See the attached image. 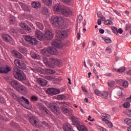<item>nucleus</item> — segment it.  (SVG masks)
<instances>
[{"label":"nucleus","mask_w":131,"mask_h":131,"mask_svg":"<svg viewBox=\"0 0 131 131\" xmlns=\"http://www.w3.org/2000/svg\"><path fill=\"white\" fill-rule=\"evenodd\" d=\"M68 36V33L66 31H57L56 33V39L53 40L52 42V46H54L56 48L61 49L63 48V43H62V39L67 37Z\"/></svg>","instance_id":"f257e3e1"},{"label":"nucleus","mask_w":131,"mask_h":131,"mask_svg":"<svg viewBox=\"0 0 131 131\" xmlns=\"http://www.w3.org/2000/svg\"><path fill=\"white\" fill-rule=\"evenodd\" d=\"M50 21L53 25H55L61 29L67 28V25L65 24L64 18L61 16H52Z\"/></svg>","instance_id":"f03ea898"},{"label":"nucleus","mask_w":131,"mask_h":131,"mask_svg":"<svg viewBox=\"0 0 131 131\" xmlns=\"http://www.w3.org/2000/svg\"><path fill=\"white\" fill-rule=\"evenodd\" d=\"M13 76L16 79L22 81L26 79V75L23 72V71L21 70L17 67H14L13 68Z\"/></svg>","instance_id":"7ed1b4c3"},{"label":"nucleus","mask_w":131,"mask_h":131,"mask_svg":"<svg viewBox=\"0 0 131 131\" xmlns=\"http://www.w3.org/2000/svg\"><path fill=\"white\" fill-rule=\"evenodd\" d=\"M45 104L48 108H49L51 110L52 112H53V113H55V114H57V115H59V114H60V108H59V107L56 106V105H55V103L45 102Z\"/></svg>","instance_id":"20e7f679"},{"label":"nucleus","mask_w":131,"mask_h":131,"mask_svg":"<svg viewBox=\"0 0 131 131\" xmlns=\"http://www.w3.org/2000/svg\"><path fill=\"white\" fill-rule=\"evenodd\" d=\"M25 40L28 41L30 45H32L33 46H36L37 45V40H36V38H33L31 36H26L25 37Z\"/></svg>","instance_id":"39448f33"},{"label":"nucleus","mask_w":131,"mask_h":131,"mask_svg":"<svg viewBox=\"0 0 131 131\" xmlns=\"http://www.w3.org/2000/svg\"><path fill=\"white\" fill-rule=\"evenodd\" d=\"M61 14L66 17H70V16H72L73 12H72L70 8L64 7Z\"/></svg>","instance_id":"423d86ee"},{"label":"nucleus","mask_w":131,"mask_h":131,"mask_svg":"<svg viewBox=\"0 0 131 131\" xmlns=\"http://www.w3.org/2000/svg\"><path fill=\"white\" fill-rule=\"evenodd\" d=\"M63 8L64 6L59 4H57L53 6V11H54V12H55V13H57V14H61Z\"/></svg>","instance_id":"0eeeda50"},{"label":"nucleus","mask_w":131,"mask_h":131,"mask_svg":"<svg viewBox=\"0 0 131 131\" xmlns=\"http://www.w3.org/2000/svg\"><path fill=\"white\" fill-rule=\"evenodd\" d=\"M47 92L50 96H54L55 95H58V94H60V90L54 88H49L47 90Z\"/></svg>","instance_id":"6e6552de"},{"label":"nucleus","mask_w":131,"mask_h":131,"mask_svg":"<svg viewBox=\"0 0 131 131\" xmlns=\"http://www.w3.org/2000/svg\"><path fill=\"white\" fill-rule=\"evenodd\" d=\"M16 91L19 92V93H21V94H26L27 93V89L25 88V86H23L22 84H19L17 88H16Z\"/></svg>","instance_id":"1a4fd4ad"},{"label":"nucleus","mask_w":131,"mask_h":131,"mask_svg":"<svg viewBox=\"0 0 131 131\" xmlns=\"http://www.w3.org/2000/svg\"><path fill=\"white\" fill-rule=\"evenodd\" d=\"M35 36L39 39V40H42L43 39V33L39 30H37L35 32Z\"/></svg>","instance_id":"9d476101"},{"label":"nucleus","mask_w":131,"mask_h":131,"mask_svg":"<svg viewBox=\"0 0 131 131\" xmlns=\"http://www.w3.org/2000/svg\"><path fill=\"white\" fill-rule=\"evenodd\" d=\"M44 36L47 38V39H52L54 35L50 30H46L44 34Z\"/></svg>","instance_id":"9b49d317"},{"label":"nucleus","mask_w":131,"mask_h":131,"mask_svg":"<svg viewBox=\"0 0 131 131\" xmlns=\"http://www.w3.org/2000/svg\"><path fill=\"white\" fill-rule=\"evenodd\" d=\"M31 6L32 8H33L34 9H36L37 10L41 8V3L38 2L33 1L31 3Z\"/></svg>","instance_id":"f8f14e48"},{"label":"nucleus","mask_w":131,"mask_h":131,"mask_svg":"<svg viewBox=\"0 0 131 131\" xmlns=\"http://www.w3.org/2000/svg\"><path fill=\"white\" fill-rule=\"evenodd\" d=\"M29 122H30L31 124L33 125V126H35V127H38V125H37V121H36L35 117L33 116L30 117Z\"/></svg>","instance_id":"ddd939ff"},{"label":"nucleus","mask_w":131,"mask_h":131,"mask_svg":"<svg viewBox=\"0 0 131 131\" xmlns=\"http://www.w3.org/2000/svg\"><path fill=\"white\" fill-rule=\"evenodd\" d=\"M61 111L63 113L67 114V115H71L73 113V110L71 108H66L65 107L61 108Z\"/></svg>","instance_id":"4468645a"},{"label":"nucleus","mask_w":131,"mask_h":131,"mask_svg":"<svg viewBox=\"0 0 131 131\" xmlns=\"http://www.w3.org/2000/svg\"><path fill=\"white\" fill-rule=\"evenodd\" d=\"M2 37L4 40H5V41H6L7 42H11V41H12V40H13V38H12L10 36V35L6 34H4L2 35Z\"/></svg>","instance_id":"2eb2a0df"},{"label":"nucleus","mask_w":131,"mask_h":131,"mask_svg":"<svg viewBox=\"0 0 131 131\" xmlns=\"http://www.w3.org/2000/svg\"><path fill=\"white\" fill-rule=\"evenodd\" d=\"M9 84L11 86H12V88L16 89H17L18 85H19V82L16 80H13L10 81Z\"/></svg>","instance_id":"dca6fc26"},{"label":"nucleus","mask_w":131,"mask_h":131,"mask_svg":"<svg viewBox=\"0 0 131 131\" xmlns=\"http://www.w3.org/2000/svg\"><path fill=\"white\" fill-rule=\"evenodd\" d=\"M19 5L20 6L23 10L25 11V12H29L30 11V9H29V7L26 4L22 3V2H19Z\"/></svg>","instance_id":"f3484780"},{"label":"nucleus","mask_w":131,"mask_h":131,"mask_svg":"<svg viewBox=\"0 0 131 131\" xmlns=\"http://www.w3.org/2000/svg\"><path fill=\"white\" fill-rule=\"evenodd\" d=\"M76 127L79 131H89V129H88V127L83 125H78L77 126H76Z\"/></svg>","instance_id":"a211bd4d"},{"label":"nucleus","mask_w":131,"mask_h":131,"mask_svg":"<svg viewBox=\"0 0 131 131\" xmlns=\"http://www.w3.org/2000/svg\"><path fill=\"white\" fill-rule=\"evenodd\" d=\"M12 55L16 57V58H18V59H21V60H23V56L20 53L17 51H12Z\"/></svg>","instance_id":"6ab92c4d"},{"label":"nucleus","mask_w":131,"mask_h":131,"mask_svg":"<svg viewBox=\"0 0 131 131\" xmlns=\"http://www.w3.org/2000/svg\"><path fill=\"white\" fill-rule=\"evenodd\" d=\"M48 51L49 54H51V55H57V54H58V50H57V49H56L55 48L49 47Z\"/></svg>","instance_id":"aec40b11"},{"label":"nucleus","mask_w":131,"mask_h":131,"mask_svg":"<svg viewBox=\"0 0 131 131\" xmlns=\"http://www.w3.org/2000/svg\"><path fill=\"white\" fill-rule=\"evenodd\" d=\"M71 118L73 124L76 125V126H77V125H79V120H78V119L77 118H76L74 116H72Z\"/></svg>","instance_id":"412c9836"},{"label":"nucleus","mask_w":131,"mask_h":131,"mask_svg":"<svg viewBox=\"0 0 131 131\" xmlns=\"http://www.w3.org/2000/svg\"><path fill=\"white\" fill-rule=\"evenodd\" d=\"M38 82L39 84L42 86L47 85V84H48V81L42 78H39L38 79Z\"/></svg>","instance_id":"4be33fe9"},{"label":"nucleus","mask_w":131,"mask_h":131,"mask_svg":"<svg viewBox=\"0 0 131 131\" xmlns=\"http://www.w3.org/2000/svg\"><path fill=\"white\" fill-rule=\"evenodd\" d=\"M102 121H105L106 124L108 125L110 128H112L113 127V124L109 120H107L106 118H102Z\"/></svg>","instance_id":"5701e85b"},{"label":"nucleus","mask_w":131,"mask_h":131,"mask_svg":"<svg viewBox=\"0 0 131 131\" xmlns=\"http://www.w3.org/2000/svg\"><path fill=\"white\" fill-rule=\"evenodd\" d=\"M39 110H42L45 111V112L46 113L47 115H49L50 114V111L45 106L42 105H40L39 106Z\"/></svg>","instance_id":"b1692460"},{"label":"nucleus","mask_w":131,"mask_h":131,"mask_svg":"<svg viewBox=\"0 0 131 131\" xmlns=\"http://www.w3.org/2000/svg\"><path fill=\"white\" fill-rule=\"evenodd\" d=\"M41 12L43 15H48L50 12V10L47 7H42Z\"/></svg>","instance_id":"393cba45"},{"label":"nucleus","mask_w":131,"mask_h":131,"mask_svg":"<svg viewBox=\"0 0 131 131\" xmlns=\"http://www.w3.org/2000/svg\"><path fill=\"white\" fill-rule=\"evenodd\" d=\"M49 48H45L41 50V53L42 54V55H44V56H47V57H49Z\"/></svg>","instance_id":"a878e982"},{"label":"nucleus","mask_w":131,"mask_h":131,"mask_svg":"<svg viewBox=\"0 0 131 131\" xmlns=\"http://www.w3.org/2000/svg\"><path fill=\"white\" fill-rule=\"evenodd\" d=\"M109 96V93L105 91H103L101 92L100 94V96L103 98V99H106L107 97Z\"/></svg>","instance_id":"bb28decb"},{"label":"nucleus","mask_w":131,"mask_h":131,"mask_svg":"<svg viewBox=\"0 0 131 131\" xmlns=\"http://www.w3.org/2000/svg\"><path fill=\"white\" fill-rule=\"evenodd\" d=\"M31 56L33 59H36V60H39L40 59L39 55L33 53V52H31Z\"/></svg>","instance_id":"cd10ccee"},{"label":"nucleus","mask_w":131,"mask_h":131,"mask_svg":"<svg viewBox=\"0 0 131 131\" xmlns=\"http://www.w3.org/2000/svg\"><path fill=\"white\" fill-rule=\"evenodd\" d=\"M42 1L45 5L48 6H52V4L53 3V0H42Z\"/></svg>","instance_id":"c85d7f7f"},{"label":"nucleus","mask_w":131,"mask_h":131,"mask_svg":"<svg viewBox=\"0 0 131 131\" xmlns=\"http://www.w3.org/2000/svg\"><path fill=\"white\" fill-rule=\"evenodd\" d=\"M92 86H93L95 94H96L97 96H101V92L100 91H99V90L98 89H95V84H93Z\"/></svg>","instance_id":"c756f323"},{"label":"nucleus","mask_w":131,"mask_h":131,"mask_svg":"<svg viewBox=\"0 0 131 131\" xmlns=\"http://www.w3.org/2000/svg\"><path fill=\"white\" fill-rule=\"evenodd\" d=\"M46 73L47 74H55L56 73V71L54 70L48 69L46 70Z\"/></svg>","instance_id":"7c9ffc66"},{"label":"nucleus","mask_w":131,"mask_h":131,"mask_svg":"<svg viewBox=\"0 0 131 131\" xmlns=\"http://www.w3.org/2000/svg\"><path fill=\"white\" fill-rule=\"evenodd\" d=\"M56 99L57 100H58L59 101H62L63 100H65L66 99V97L63 95H58L57 96Z\"/></svg>","instance_id":"2f4dec72"},{"label":"nucleus","mask_w":131,"mask_h":131,"mask_svg":"<svg viewBox=\"0 0 131 131\" xmlns=\"http://www.w3.org/2000/svg\"><path fill=\"white\" fill-rule=\"evenodd\" d=\"M36 25L38 27V28H39V29H40V30H43V25H42V24L39 22H36Z\"/></svg>","instance_id":"473e14b6"},{"label":"nucleus","mask_w":131,"mask_h":131,"mask_svg":"<svg viewBox=\"0 0 131 131\" xmlns=\"http://www.w3.org/2000/svg\"><path fill=\"white\" fill-rule=\"evenodd\" d=\"M107 84L110 88H113L115 85V81L110 80L107 82Z\"/></svg>","instance_id":"72a5a7b5"},{"label":"nucleus","mask_w":131,"mask_h":131,"mask_svg":"<svg viewBox=\"0 0 131 131\" xmlns=\"http://www.w3.org/2000/svg\"><path fill=\"white\" fill-rule=\"evenodd\" d=\"M104 24L105 25H113V22L110 19L105 20Z\"/></svg>","instance_id":"f704fd0d"},{"label":"nucleus","mask_w":131,"mask_h":131,"mask_svg":"<svg viewBox=\"0 0 131 131\" xmlns=\"http://www.w3.org/2000/svg\"><path fill=\"white\" fill-rule=\"evenodd\" d=\"M42 124H43V125H45V126H46V127H47V128H48L49 129H51V127H52L51 125H50L46 121L42 122Z\"/></svg>","instance_id":"c9c22d12"},{"label":"nucleus","mask_w":131,"mask_h":131,"mask_svg":"<svg viewBox=\"0 0 131 131\" xmlns=\"http://www.w3.org/2000/svg\"><path fill=\"white\" fill-rule=\"evenodd\" d=\"M18 67L20 68V69H26V64L23 62H21Z\"/></svg>","instance_id":"e433bc0d"},{"label":"nucleus","mask_w":131,"mask_h":131,"mask_svg":"<svg viewBox=\"0 0 131 131\" xmlns=\"http://www.w3.org/2000/svg\"><path fill=\"white\" fill-rule=\"evenodd\" d=\"M124 122L127 124V125H129V126H131V119L128 118H126L124 119Z\"/></svg>","instance_id":"4c0bfd02"},{"label":"nucleus","mask_w":131,"mask_h":131,"mask_svg":"<svg viewBox=\"0 0 131 131\" xmlns=\"http://www.w3.org/2000/svg\"><path fill=\"white\" fill-rule=\"evenodd\" d=\"M130 106V103L128 101H127L124 103L123 105V107L125 109H127V108H129Z\"/></svg>","instance_id":"58836bf2"},{"label":"nucleus","mask_w":131,"mask_h":131,"mask_svg":"<svg viewBox=\"0 0 131 131\" xmlns=\"http://www.w3.org/2000/svg\"><path fill=\"white\" fill-rule=\"evenodd\" d=\"M19 26L20 27L23 28V29L25 30L26 29V27H27V25H26V24H25L24 22H21L19 23Z\"/></svg>","instance_id":"ea45409f"},{"label":"nucleus","mask_w":131,"mask_h":131,"mask_svg":"<svg viewBox=\"0 0 131 131\" xmlns=\"http://www.w3.org/2000/svg\"><path fill=\"white\" fill-rule=\"evenodd\" d=\"M124 81V80H122L121 79L116 80V83L118 84H119V85H122V84H123Z\"/></svg>","instance_id":"a19ab883"},{"label":"nucleus","mask_w":131,"mask_h":131,"mask_svg":"<svg viewBox=\"0 0 131 131\" xmlns=\"http://www.w3.org/2000/svg\"><path fill=\"white\" fill-rule=\"evenodd\" d=\"M43 61L44 63H46V66H47V67H51V64H50L49 61H48V59L47 58H43Z\"/></svg>","instance_id":"79ce46f5"},{"label":"nucleus","mask_w":131,"mask_h":131,"mask_svg":"<svg viewBox=\"0 0 131 131\" xmlns=\"http://www.w3.org/2000/svg\"><path fill=\"white\" fill-rule=\"evenodd\" d=\"M125 71V67H123L120 68H119L117 72H118V73H122V72H124Z\"/></svg>","instance_id":"37998d69"},{"label":"nucleus","mask_w":131,"mask_h":131,"mask_svg":"<svg viewBox=\"0 0 131 131\" xmlns=\"http://www.w3.org/2000/svg\"><path fill=\"white\" fill-rule=\"evenodd\" d=\"M102 117H104L103 118H106V119H110L111 118V116L110 115L106 114H102Z\"/></svg>","instance_id":"c03bdc74"},{"label":"nucleus","mask_w":131,"mask_h":131,"mask_svg":"<svg viewBox=\"0 0 131 131\" xmlns=\"http://www.w3.org/2000/svg\"><path fill=\"white\" fill-rule=\"evenodd\" d=\"M21 98L24 100V101L25 102L27 105H29L30 104V102H29V100L25 98L24 96H21Z\"/></svg>","instance_id":"a18cd8bd"},{"label":"nucleus","mask_w":131,"mask_h":131,"mask_svg":"<svg viewBox=\"0 0 131 131\" xmlns=\"http://www.w3.org/2000/svg\"><path fill=\"white\" fill-rule=\"evenodd\" d=\"M112 46H108L106 48V51L107 53H112Z\"/></svg>","instance_id":"49530a36"},{"label":"nucleus","mask_w":131,"mask_h":131,"mask_svg":"<svg viewBox=\"0 0 131 131\" xmlns=\"http://www.w3.org/2000/svg\"><path fill=\"white\" fill-rule=\"evenodd\" d=\"M11 71V68L9 67H4V73H8Z\"/></svg>","instance_id":"de8ad7c7"},{"label":"nucleus","mask_w":131,"mask_h":131,"mask_svg":"<svg viewBox=\"0 0 131 131\" xmlns=\"http://www.w3.org/2000/svg\"><path fill=\"white\" fill-rule=\"evenodd\" d=\"M112 30H113V32L115 34H118V30H117V28L115 27H112Z\"/></svg>","instance_id":"09e8293b"},{"label":"nucleus","mask_w":131,"mask_h":131,"mask_svg":"<svg viewBox=\"0 0 131 131\" xmlns=\"http://www.w3.org/2000/svg\"><path fill=\"white\" fill-rule=\"evenodd\" d=\"M21 63V61H20L18 59H15L14 60V64L15 65H16V66H17V67H19L20 64Z\"/></svg>","instance_id":"8fccbe9b"},{"label":"nucleus","mask_w":131,"mask_h":131,"mask_svg":"<svg viewBox=\"0 0 131 131\" xmlns=\"http://www.w3.org/2000/svg\"><path fill=\"white\" fill-rule=\"evenodd\" d=\"M45 79H47L48 80H54L55 79L53 76H45Z\"/></svg>","instance_id":"3c124183"},{"label":"nucleus","mask_w":131,"mask_h":131,"mask_svg":"<svg viewBox=\"0 0 131 131\" xmlns=\"http://www.w3.org/2000/svg\"><path fill=\"white\" fill-rule=\"evenodd\" d=\"M53 60H55V59H54V58H51V59H50V62H49V64H50V65H51L50 68H52V67H53V66H54V64H55V62H54V61H53Z\"/></svg>","instance_id":"603ef678"},{"label":"nucleus","mask_w":131,"mask_h":131,"mask_svg":"<svg viewBox=\"0 0 131 131\" xmlns=\"http://www.w3.org/2000/svg\"><path fill=\"white\" fill-rule=\"evenodd\" d=\"M10 23L13 24L14 22H16V17H14V16H11L10 17Z\"/></svg>","instance_id":"864d4df0"},{"label":"nucleus","mask_w":131,"mask_h":131,"mask_svg":"<svg viewBox=\"0 0 131 131\" xmlns=\"http://www.w3.org/2000/svg\"><path fill=\"white\" fill-rule=\"evenodd\" d=\"M124 88H127L128 86V82L127 81H124L122 85Z\"/></svg>","instance_id":"5fc2aeb1"},{"label":"nucleus","mask_w":131,"mask_h":131,"mask_svg":"<svg viewBox=\"0 0 131 131\" xmlns=\"http://www.w3.org/2000/svg\"><path fill=\"white\" fill-rule=\"evenodd\" d=\"M10 95L13 99H14V100H16V99H17V95L15 93L13 92H10Z\"/></svg>","instance_id":"6e6d98bb"},{"label":"nucleus","mask_w":131,"mask_h":131,"mask_svg":"<svg viewBox=\"0 0 131 131\" xmlns=\"http://www.w3.org/2000/svg\"><path fill=\"white\" fill-rule=\"evenodd\" d=\"M82 19H83L82 15L80 14V15H79L77 20L78 21H79V23H80V22H81V21H82Z\"/></svg>","instance_id":"4d7b16f0"},{"label":"nucleus","mask_w":131,"mask_h":131,"mask_svg":"<svg viewBox=\"0 0 131 131\" xmlns=\"http://www.w3.org/2000/svg\"><path fill=\"white\" fill-rule=\"evenodd\" d=\"M18 30L14 28H11L10 29V32H12V33H18Z\"/></svg>","instance_id":"13d9d810"},{"label":"nucleus","mask_w":131,"mask_h":131,"mask_svg":"<svg viewBox=\"0 0 131 131\" xmlns=\"http://www.w3.org/2000/svg\"><path fill=\"white\" fill-rule=\"evenodd\" d=\"M52 61L54 62V65H57V66L60 65V62L58 59L52 60Z\"/></svg>","instance_id":"bf43d9fd"},{"label":"nucleus","mask_w":131,"mask_h":131,"mask_svg":"<svg viewBox=\"0 0 131 131\" xmlns=\"http://www.w3.org/2000/svg\"><path fill=\"white\" fill-rule=\"evenodd\" d=\"M32 101H38V97L37 96H33L31 97Z\"/></svg>","instance_id":"052dcab7"},{"label":"nucleus","mask_w":131,"mask_h":131,"mask_svg":"<svg viewBox=\"0 0 131 131\" xmlns=\"http://www.w3.org/2000/svg\"><path fill=\"white\" fill-rule=\"evenodd\" d=\"M63 3H66V4H70L71 2H72L73 0H60Z\"/></svg>","instance_id":"680f3d73"},{"label":"nucleus","mask_w":131,"mask_h":131,"mask_svg":"<svg viewBox=\"0 0 131 131\" xmlns=\"http://www.w3.org/2000/svg\"><path fill=\"white\" fill-rule=\"evenodd\" d=\"M19 52H20V53H22V54H24V53H26V49H25V48H20Z\"/></svg>","instance_id":"e2e57ef3"},{"label":"nucleus","mask_w":131,"mask_h":131,"mask_svg":"<svg viewBox=\"0 0 131 131\" xmlns=\"http://www.w3.org/2000/svg\"><path fill=\"white\" fill-rule=\"evenodd\" d=\"M104 41L106 43H111V39L110 38H106L104 39Z\"/></svg>","instance_id":"0e129e2a"},{"label":"nucleus","mask_w":131,"mask_h":131,"mask_svg":"<svg viewBox=\"0 0 131 131\" xmlns=\"http://www.w3.org/2000/svg\"><path fill=\"white\" fill-rule=\"evenodd\" d=\"M125 113L127 115L131 116V110H126L125 111Z\"/></svg>","instance_id":"69168bd1"},{"label":"nucleus","mask_w":131,"mask_h":131,"mask_svg":"<svg viewBox=\"0 0 131 131\" xmlns=\"http://www.w3.org/2000/svg\"><path fill=\"white\" fill-rule=\"evenodd\" d=\"M24 30H26L28 32H31V28L27 26L26 29H25Z\"/></svg>","instance_id":"338daca9"},{"label":"nucleus","mask_w":131,"mask_h":131,"mask_svg":"<svg viewBox=\"0 0 131 131\" xmlns=\"http://www.w3.org/2000/svg\"><path fill=\"white\" fill-rule=\"evenodd\" d=\"M117 95L118 96H119L120 98H121L122 97V91H120L117 93Z\"/></svg>","instance_id":"774afa93"}]
</instances>
